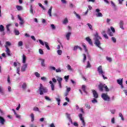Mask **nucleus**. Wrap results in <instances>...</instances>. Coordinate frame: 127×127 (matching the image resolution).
<instances>
[{
	"mask_svg": "<svg viewBox=\"0 0 127 127\" xmlns=\"http://www.w3.org/2000/svg\"><path fill=\"white\" fill-rule=\"evenodd\" d=\"M111 40L113 41L114 43L117 42V39H116L115 37H113L111 38Z\"/></svg>",
	"mask_w": 127,
	"mask_h": 127,
	"instance_id": "45",
	"label": "nucleus"
},
{
	"mask_svg": "<svg viewBox=\"0 0 127 127\" xmlns=\"http://www.w3.org/2000/svg\"><path fill=\"white\" fill-rule=\"evenodd\" d=\"M117 82H118V84L122 85L123 83V78H122L121 79H118V80H117Z\"/></svg>",
	"mask_w": 127,
	"mask_h": 127,
	"instance_id": "18",
	"label": "nucleus"
},
{
	"mask_svg": "<svg viewBox=\"0 0 127 127\" xmlns=\"http://www.w3.org/2000/svg\"><path fill=\"white\" fill-rule=\"evenodd\" d=\"M45 99H46V101H52V99H51L50 97H48L47 96H45Z\"/></svg>",
	"mask_w": 127,
	"mask_h": 127,
	"instance_id": "34",
	"label": "nucleus"
},
{
	"mask_svg": "<svg viewBox=\"0 0 127 127\" xmlns=\"http://www.w3.org/2000/svg\"><path fill=\"white\" fill-rule=\"evenodd\" d=\"M33 110L35 111V112H40L39 111V109L37 107H34Z\"/></svg>",
	"mask_w": 127,
	"mask_h": 127,
	"instance_id": "32",
	"label": "nucleus"
},
{
	"mask_svg": "<svg viewBox=\"0 0 127 127\" xmlns=\"http://www.w3.org/2000/svg\"><path fill=\"white\" fill-rule=\"evenodd\" d=\"M27 87V84L26 83H23L22 85V88L23 89L25 90L26 89Z\"/></svg>",
	"mask_w": 127,
	"mask_h": 127,
	"instance_id": "26",
	"label": "nucleus"
},
{
	"mask_svg": "<svg viewBox=\"0 0 127 127\" xmlns=\"http://www.w3.org/2000/svg\"><path fill=\"white\" fill-rule=\"evenodd\" d=\"M33 11H34V10L32 8V6H31L30 8V13L32 14H33Z\"/></svg>",
	"mask_w": 127,
	"mask_h": 127,
	"instance_id": "43",
	"label": "nucleus"
},
{
	"mask_svg": "<svg viewBox=\"0 0 127 127\" xmlns=\"http://www.w3.org/2000/svg\"><path fill=\"white\" fill-rule=\"evenodd\" d=\"M107 33H108V34L109 36H110L111 37H112V36H114V34L115 33H113V32H111L110 29V28H108V30H107Z\"/></svg>",
	"mask_w": 127,
	"mask_h": 127,
	"instance_id": "12",
	"label": "nucleus"
},
{
	"mask_svg": "<svg viewBox=\"0 0 127 127\" xmlns=\"http://www.w3.org/2000/svg\"><path fill=\"white\" fill-rule=\"evenodd\" d=\"M5 122V120L2 117L0 116V123L2 125H4V123Z\"/></svg>",
	"mask_w": 127,
	"mask_h": 127,
	"instance_id": "13",
	"label": "nucleus"
},
{
	"mask_svg": "<svg viewBox=\"0 0 127 127\" xmlns=\"http://www.w3.org/2000/svg\"><path fill=\"white\" fill-rule=\"evenodd\" d=\"M100 10L99 9H96V12H98V14H96L97 15V17H102L103 14L102 13L100 12Z\"/></svg>",
	"mask_w": 127,
	"mask_h": 127,
	"instance_id": "10",
	"label": "nucleus"
},
{
	"mask_svg": "<svg viewBox=\"0 0 127 127\" xmlns=\"http://www.w3.org/2000/svg\"><path fill=\"white\" fill-rule=\"evenodd\" d=\"M20 70V68L19 67L17 68V73L19 75Z\"/></svg>",
	"mask_w": 127,
	"mask_h": 127,
	"instance_id": "64",
	"label": "nucleus"
},
{
	"mask_svg": "<svg viewBox=\"0 0 127 127\" xmlns=\"http://www.w3.org/2000/svg\"><path fill=\"white\" fill-rule=\"evenodd\" d=\"M0 93L1 94V95L3 94V90L2 86H0Z\"/></svg>",
	"mask_w": 127,
	"mask_h": 127,
	"instance_id": "33",
	"label": "nucleus"
},
{
	"mask_svg": "<svg viewBox=\"0 0 127 127\" xmlns=\"http://www.w3.org/2000/svg\"><path fill=\"white\" fill-rule=\"evenodd\" d=\"M64 79L66 80V81H67V80L69 79V75H67L64 77Z\"/></svg>",
	"mask_w": 127,
	"mask_h": 127,
	"instance_id": "61",
	"label": "nucleus"
},
{
	"mask_svg": "<svg viewBox=\"0 0 127 127\" xmlns=\"http://www.w3.org/2000/svg\"><path fill=\"white\" fill-rule=\"evenodd\" d=\"M62 51H61V50H59L58 51V55H62Z\"/></svg>",
	"mask_w": 127,
	"mask_h": 127,
	"instance_id": "56",
	"label": "nucleus"
},
{
	"mask_svg": "<svg viewBox=\"0 0 127 127\" xmlns=\"http://www.w3.org/2000/svg\"><path fill=\"white\" fill-rule=\"evenodd\" d=\"M45 45L46 48H47L48 50H51L49 46L48 45V43L45 42Z\"/></svg>",
	"mask_w": 127,
	"mask_h": 127,
	"instance_id": "24",
	"label": "nucleus"
},
{
	"mask_svg": "<svg viewBox=\"0 0 127 127\" xmlns=\"http://www.w3.org/2000/svg\"><path fill=\"white\" fill-rule=\"evenodd\" d=\"M4 31V27H3V25H0V32H3Z\"/></svg>",
	"mask_w": 127,
	"mask_h": 127,
	"instance_id": "25",
	"label": "nucleus"
},
{
	"mask_svg": "<svg viewBox=\"0 0 127 127\" xmlns=\"http://www.w3.org/2000/svg\"><path fill=\"white\" fill-rule=\"evenodd\" d=\"M66 116L67 118H68V119L69 120V122L72 123V120H71L70 117V114H69L68 113H66Z\"/></svg>",
	"mask_w": 127,
	"mask_h": 127,
	"instance_id": "19",
	"label": "nucleus"
},
{
	"mask_svg": "<svg viewBox=\"0 0 127 127\" xmlns=\"http://www.w3.org/2000/svg\"><path fill=\"white\" fill-rule=\"evenodd\" d=\"M119 117L121 118V119L122 121H125V119L124 118L122 113H119Z\"/></svg>",
	"mask_w": 127,
	"mask_h": 127,
	"instance_id": "37",
	"label": "nucleus"
},
{
	"mask_svg": "<svg viewBox=\"0 0 127 127\" xmlns=\"http://www.w3.org/2000/svg\"><path fill=\"white\" fill-rule=\"evenodd\" d=\"M39 42H40V44H41L42 46H44V43L42 41V40H39Z\"/></svg>",
	"mask_w": 127,
	"mask_h": 127,
	"instance_id": "50",
	"label": "nucleus"
},
{
	"mask_svg": "<svg viewBox=\"0 0 127 127\" xmlns=\"http://www.w3.org/2000/svg\"><path fill=\"white\" fill-rule=\"evenodd\" d=\"M67 69L68 70H72L71 66L70 65V64H68V65H67Z\"/></svg>",
	"mask_w": 127,
	"mask_h": 127,
	"instance_id": "48",
	"label": "nucleus"
},
{
	"mask_svg": "<svg viewBox=\"0 0 127 127\" xmlns=\"http://www.w3.org/2000/svg\"><path fill=\"white\" fill-rule=\"evenodd\" d=\"M52 91H54L55 90V85L54 84H52L51 85Z\"/></svg>",
	"mask_w": 127,
	"mask_h": 127,
	"instance_id": "51",
	"label": "nucleus"
},
{
	"mask_svg": "<svg viewBox=\"0 0 127 127\" xmlns=\"http://www.w3.org/2000/svg\"><path fill=\"white\" fill-rule=\"evenodd\" d=\"M57 81H58V82H62L63 81V78L58 77V78H57Z\"/></svg>",
	"mask_w": 127,
	"mask_h": 127,
	"instance_id": "31",
	"label": "nucleus"
},
{
	"mask_svg": "<svg viewBox=\"0 0 127 127\" xmlns=\"http://www.w3.org/2000/svg\"><path fill=\"white\" fill-rule=\"evenodd\" d=\"M18 17L20 21V22H19L20 25H23L24 23L23 19H22L21 17H20V16H19V15H18Z\"/></svg>",
	"mask_w": 127,
	"mask_h": 127,
	"instance_id": "7",
	"label": "nucleus"
},
{
	"mask_svg": "<svg viewBox=\"0 0 127 127\" xmlns=\"http://www.w3.org/2000/svg\"><path fill=\"white\" fill-rule=\"evenodd\" d=\"M110 29H111L112 32H113V33H115V28H113L112 26H111V27H110Z\"/></svg>",
	"mask_w": 127,
	"mask_h": 127,
	"instance_id": "49",
	"label": "nucleus"
},
{
	"mask_svg": "<svg viewBox=\"0 0 127 127\" xmlns=\"http://www.w3.org/2000/svg\"><path fill=\"white\" fill-rule=\"evenodd\" d=\"M85 108H86L87 109H91V106L88 105V104H85Z\"/></svg>",
	"mask_w": 127,
	"mask_h": 127,
	"instance_id": "38",
	"label": "nucleus"
},
{
	"mask_svg": "<svg viewBox=\"0 0 127 127\" xmlns=\"http://www.w3.org/2000/svg\"><path fill=\"white\" fill-rule=\"evenodd\" d=\"M104 89H105V91L107 92H109L110 91L107 85L103 84L102 83H100V84L98 85V89H99L101 92H103L104 91Z\"/></svg>",
	"mask_w": 127,
	"mask_h": 127,
	"instance_id": "3",
	"label": "nucleus"
},
{
	"mask_svg": "<svg viewBox=\"0 0 127 127\" xmlns=\"http://www.w3.org/2000/svg\"><path fill=\"white\" fill-rule=\"evenodd\" d=\"M30 116H31V118H32V120H31V121L32 122H33L34 121V114L33 113L31 114Z\"/></svg>",
	"mask_w": 127,
	"mask_h": 127,
	"instance_id": "28",
	"label": "nucleus"
},
{
	"mask_svg": "<svg viewBox=\"0 0 127 127\" xmlns=\"http://www.w3.org/2000/svg\"><path fill=\"white\" fill-rule=\"evenodd\" d=\"M39 53L40 55H44V51L42 49H39Z\"/></svg>",
	"mask_w": 127,
	"mask_h": 127,
	"instance_id": "39",
	"label": "nucleus"
},
{
	"mask_svg": "<svg viewBox=\"0 0 127 127\" xmlns=\"http://www.w3.org/2000/svg\"><path fill=\"white\" fill-rule=\"evenodd\" d=\"M6 48L5 52L6 53V55H8V56H11L10 49L8 48Z\"/></svg>",
	"mask_w": 127,
	"mask_h": 127,
	"instance_id": "15",
	"label": "nucleus"
},
{
	"mask_svg": "<svg viewBox=\"0 0 127 127\" xmlns=\"http://www.w3.org/2000/svg\"><path fill=\"white\" fill-rule=\"evenodd\" d=\"M92 103H97V100L95 98H93V100H92Z\"/></svg>",
	"mask_w": 127,
	"mask_h": 127,
	"instance_id": "47",
	"label": "nucleus"
},
{
	"mask_svg": "<svg viewBox=\"0 0 127 127\" xmlns=\"http://www.w3.org/2000/svg\"><path fill=\"white\" fill-rule=\"evenodd\" d=\"M16 8L18 11L23 10V7L20 5H16Z\"/></svg>",
	"mask_w": 127,
	"mask_h": 127,
	"instance_id": "22",
	"label": "nucleus"
},
{
	"mask_svg": "<svg viewBox=\"0 0 127 127\" xmlns=\"http://www.w3.org/2000/svg\"><path fill=\"white\" fill-rule=\"evenodd\" d=\"M11 46V44L10 42L7 41L5 43V45H4V47H5V48H8V46Z\"/></svg>",
	"mask_w": 127,
	"mask_h": 127,
	"instance_id": "20",
	"label": "nucleus"
},
{
	"mask_svg": "<svg viewBox=\"0 0 127 127\" xmlns=\"http://www.w3.org/2000/svg\"><path fill=\"white\" fill-rule=\"evenodd\" d=\"M10 26V25L9 24L8 25H6V29H7V31H10V29L9 28V27Z\"/></svg>",
	"mask_w": 127,
	"mask_h": 127,
	"instance_id": "54",
	"label": "nucleus"
},
{
	"mask_svg": "<svg viewBox=\"0 0 127 127\" xmlns=\"http://www.w3.org/2000/svg\"><path fill=\"white\" fill-rule=\"evenodd\" d=\"M83 56H84V58L83 59V63H84L86 61L87 57L85 54H83Z\"/></svg>",
	"mask_w": 127,
	"mask_h": 127,
	"instance_id": "35",
	"label": "nucleus"
},
{
	"mask_svg": "<svg viewBox=\"0 0 127 127\" xmlns=\"http://www.w3.org/2000/svg\"><path fill=\"white\" fill-rule=\"evenodd\" d=\"M82 91H84V93H87V91L86 90V86H85V85H82Z\"/></svg>",
	"mask_w": 127,
	"mask_h": 127,
	"instance_id": "23",
	"label": "nucleus"
},
{
	"mask_svg": "<svg viewBox=\"0 0 127 127\" xmlns=\"http://www.w3.org/2000/svg\"><path fill=\"white\" fill-rule=\"evenodd\" d=\"M111 3L112 6H113V7H116V5L113 1H111Z\"/></svg>",
	"mask_w": 127,
	"mask_h": 127,
	"instance_id": "62",
	"label": "nucleus"
},
{
	"mask_svg": "<svg viewBox=\"0 0 127 127\" xmlns=\"http://www.w3.org/2000/svg\"><path fill=\"white\" fill-rule=\"evenodd\" d=\"M106 59L108 61H109L110 62L112 61V59L111 58H109V57H106Z\"/></svg>",
	"mask_w": 127,
	"mask_h": 127,
	"instance_id": "55",
	"label": "nucleus"
},
{
	"mask_svg": "<svg viewBox=\"0 0 127 127\" xmlns=\"http://www.w3.org/2000/svg\"><path fill=\"white\" fill-rule=\"evenodd\" d=\"M87 25H88V27L89 28V29L91 30H93V29L92 28V26L91 24L89 23H87Z\"/></svg>",
	"mask_w": 127,
	"mask_h": 127,
	"instance_id": "36",
	"label": "nucleus"
},
{
	"mask_svg": "<svg viewBox=\"0 0 127 127\" xmlns=\"http://www.w3.org/2000/svg\"><path fill=\"white\" fill-rule=\"evenodd\" d=\"M27 67V64H23V65L21 67V71L24 72L26 71V69Z\"/></svg>",
	"mask_w": 127,
	"mask_h": 127,
	"instance_id": "11",
	"label": "nucleus"
},
{
	"mask_svg": "<svg viewBox=\"0 0 127 127\" xmlns=\"http://www.w3.org/2000/svg\"><path fill=\"white\" fill-rule=\"evenodd\" d=\"M97 71L98 72V73H99L100 75L105 73L104 71L103 70L102 65H100L99 66H98L97 68Z\"/></svg>",
	"mask_w": 127,
	"mask_h": 127,
	"instance_id": "6",
	"label": "nucleus"
},
{
	"mask_svg": "<svg viewBox=\"0 0 127 127\" xmlns=\"http://www.w3.org/2000/svg\"><path fill=\"white\" fill-rule=\"evenodd\" d=\"M103 37H105V39H108V36L107 34H103Z\"/></svg>",
	"mask_w": 127,
	"mask_h": 127,
	"instance_id": "59",
	"label": "nucleus"
},
{
	"mask_svg": "<svg viewBox=\"0 0 127 127\" xmlns=\"http://www.w3.org/2000/svg\"><path fill=\"white\" fill-rule=\"evenodd\" d=\"M39 92H40V95H44V93H46L48 92V90L46 87H44L42 84H40V87L38 89Z\"/></svg>",
	"mask_w": 127,
	"mask_h": 127,
	"instance_id": "2",
	"label": "nucleus"
},
{
	"mask_svg": "<svg viewBox=\"0 0 127 127\" xmlns=\"http://www.w3.org/2000/svg\"><path fill=\"white\" fill-rule=\"evenodd\" d=\"M35 75L37 78H39L40 77V74L39 73H38L37 72H35Z\"/></svg>",
	"mask_w": 127,
	"mask_h": 127,
	"instance_id": "42",
	"label": "nucleus"
},
{
	"mask_svg": "<svg viewBox=\"0 0 127 127\" xmlns=\"http://www.w3.org/2000/svg\"><path fill=\"white\" fill-rule=\"evenodd\" d=\"M39 6H40L41 7H42V8L43 9V10H45V8L44 7V6L40 3H38Z\"/></svg>",
	"mask_w": 127,
	"mask_h": 127,
	"instance_id": "46",
	"label": "nucleus"
},
{
	"mask_svg": "<svg viewBox=\"0 0 127 127\" xmlns=\"http://www.w3.org/2000/svg\"><path fill=\"white\" fill-rule=\"evenodd\" d=\"M52 9H53V6H50V8L49 9V10L48 11V13L49 15H50V17L52 16Z\"/></svg>",
	"mask_w": 127,
	"mask_h": 127,
	"instance_id": "14",
	"label": "nucleus"
},
{
	"mask_svg": "<svg viewBox=\"0 0 127 127\" xmlns=\"http://www.w3.org/2000/svg\"><path fill=\"white\" fill-rule=\"evenodd\" d=\"M71 91L70 87H67L66 88V91L67 92H69Z\"/></svg>",
	"mask_w": 127,
	"mask_h": 127,
	"instance_id": "63",
	"label": "nucleus"
},
{
	"mask_svg": "<svg viewBox=\"0 0 127 127\" xmlns=\"http://www.w3.org/2000/svg\"><path fill=\"white\" fill-rule=\"evenodd\" d=\"M99 40H102V38L99 36V34L97 32H96L94 35V38H93V40L95 41L94 44L96 46H97L98 48L102 49V47L100 46V45H101V43H100Z\"/></svg>",
	"mask_w": 127,
	"mask_h": 127,
	"instance_id": "1",
	"label": "nucleus"
},
{
	"mask_svg": "<svg viewBox=\"0 0 127 127\" xmlns=\"http://www.w3.org/2000/svg\"><path fill=\"white\" fill-rule=\"evenodd\" d=\"M51 27L52 28V29L55 30L56 29V26L54 24H51Z\"/></svg>",
	"mask_w": 127,
	"mask_h": 127,
	"instance_id": "53",
	"label": "nucleus"
},
{
	"mask_svg": "<svg viewBox=\"0 0 127 127\" xmlns=\"http://www.w3.org/2000/svg\"><path fill=\"white\" fill-rule=\"evenodd\" d=\"M23 43L22 41H20L18 42V46L19 47L23 46Z\"/></svg>",
	"mask_w": 127,
	"mask_h": 127,
	"instance_id": "40",
	"label": "nucleus"
},
{
	"mask_svg": "<svg viewBox=\"0 0 127 127\" xmlns=\"http://www.w3.org/2000/svg\"><path fill=\"white\" fill-rule=\"evenodd\" d=\"M119 26L121 29L123 30L125 29L124 28V21L123 20H121L120 22L119 23Z\"/></svg>",
	"mask_w": 127,
	"mask_h": 127,
	"instance_id": "17",
	"label": "nucleus"
},
{
	"mask_svg": "<svg viewBox=\"0 0 127 127\" xmlns=\"http://www.w3.org/2000/svg\"><path fill=\"white\" fill-rule=\"evenodd\" d=\"M101 98L105 101H110V97L108 95V93H102L101 95Z\"/></svg>",
	"mask_w": 127,
	"mask_h": 127,
	"instance_id": "4",
	"label": "nucleus"
},
{
	"mask_svg": "<svg viewBox=\"0 0 127 127\" xmlns=\"http://www.w3.org/2000/svg\"><path fill=\"white\" fill-rule=\"evenodd\" d=\"M91 64H90V62L88 61L87 62V64L86 65V68H89L91 67Z\"/></svg>",
	"mask_w": 127,
	"mask_h": 127,
	"instance_id": "41",
	"label": "nucleus"
},
{
	"mask_svg": "<svg viewBox=\"0 0 127 127\" xmlns=\"http://www.w3.org/2000/svg\"><path fill=\"white\" fill-rule=\"evenodd\" d=\"M26 61V57L25 55H23L22 56V63L25 64Z\"/></svg>",
	"mask_w": 127,
	"mask_h": 127,
	"instance_id": "21",
	"label": "nucleus"
},
{
	"mask_svg": "<svg viewBox=\"0 0 127 127\" xmlns=\"http://www.w3.org/2000/svg\"><path fill=\"white\" fill-rule=\"evenodd\" d=\"M79 117L80 120L81 121V123L82 124L83 127H86V123H85L84 120L83 118V114H79Z\"/></svg>",
	"mask_w": 127,
	"mask_h": 127,
	"instance_id": "5",
	"label": "nucleus"
},
{
	"mask_svg": "<svg viewBox=\"0 0 127 127\" xmlns=\"http://www.w3.org/2000/svg\"><path fill=\"white\" fill-rule=\"evenodd\" d=\"M85 40H86V41L88 43V44H89L90 45L93 46V43H92V41L91 40V39L89 37H86V38H85Z\"/></svg>",
	"mask_w": 127,
	"mask_h": 127,
	"instance_id": "8",
	"label": "nucleus"
},
{
	"mask_svg": "<svg viewBox=\"0 0 127 127\" xmlns=\"http://www.w3.org/2000/svg\"><path fill=\"white\" fill-rule=\"evenodd\" d=\"M78 48L79 47L78 46H75L73 48V51H76Z\"/></svg>",
	"mask_w": 127,
	"mask_h": 127,
	"instance_id": "60",
	"label": "nucleus"
},
{
	"mask_svg": "<svg viewBox=\"0 0 127 127\" xmlns=\"http://www.w3.org/2000/svg\"><path fill=\"white\" fill-rule=\"evenodd\" d=\"M68 22V21L67 18H64V21H63V24H67Z\"/></svg>",
	"mask_w": 127,
	"mask_h": 127,
	"instance_id": "29",
	"label": "nucleus"
},
{
	"mask_svg": "<svg viewBox=\"0 0 127 127\" xmlns=\"http://www.w3.org/2000/svg\"><path fill=\"white\" fill-rule=\"evenodd\" d=\"M42 62L41 63V64L43 67H45V60H41Z\"/></svg>",
	"mask_w": 127,
	"mask_h": 127,
	"instance_id": "30",
	"label": "nucleus"
},
{
	"mask_svg": "<svg viewBox=\"0 0 127 127\" xmlns=\"http://www.w3.org/2000/svg\"><path fill=\"white\" fill-rule=\"evenodd\" d=\"M41 79L43 80V81H46L47 80V78L45 76H43L42 77H41Z\"/></svg>",
	"mask_w": 127,
	"mask_h": 127,
	"instance_id": "58",
	"label": "nucleus"
},
{
	"mask_svg": "<svg viewBox=\"0 0 127 127\" xmlns=\"http://www.w3.org/2000/svg\"><path fill=\"white\" fill-rule=\"evenodd\" d=\"M92 93L93 95V97H94L95 98H98L99 97V95L98 94L96 90H93Z\"/></svg>",
	"mask_w": 127,
	"mask_h": 127,
	"instance_id": "9",
	"label": "nucleus"
},
{
	"mask_svg": "<svg viewBox=\"0 0 127 127\" xmlns=\"http://www.w3.org/2000/svg\"><path fill=\"white\" fill-rule=\"evenodd\" d=\"M14 33L15 35H19V32L18 30H15Z\"/></svg>",
	"mask_w": 127,
	"mask_h": 127,
	"instance_id": "44",
	"label": "nucleus"
},
{
	"mask_svg": "<svg viewBox=\"0 0 127 127\" xmlns=\"http://www.w3.org/2000/svg\"><path fill=\"white\" fill-rule=\"evenodd\" d=\"M56 101H58V106H60V102L61 101L60 98H56Z\"/></svg>",
	"mask_w": 127,
	"mask_h": 127,
	"instance_id": "27",
	"label": "nucleus"
},
{
	"mask_svg": "<svg viewBox=\"0 0 127 127\" xmlns=\"http://www.w3.org/2000/svg\"><path fill=\"white\" fill-rule=\"evenodd\" d=\"M71 35V33L70 32L66 33V38L67 40L68 41L70 40V37Z\"/></svg>",
	"mask_w": 127,
	"mask_h": 127,
	"instance_id": "16",
	"label": "nucleus"
},
{
	"mask_svg": "<svg viewBox=\"0 0 127 127\" xmlns=\"http://www.w3.org/2000/svg\"><path fill=\"white\" fill-rule=\"evenodd\" d=\"M55 70H56V72H57V73L61 72V68H58V69H56Z\"/></svg>",
	"mask_w": 127,
	"mask_h": 127,
	"instance_id": "52",
	"label": "nucleus"
},
{
	"mask_svg": "<svg viewBox=\"0 0 127 127\" xmlns=\"http://www.w3.org/2000/svg\"><path fill=\"white\" fill-rule=\"evenodd\" d=\"M50 69H51L52 70H56V68H55V67H54V66H51L50 67Z\"/></svg>",
	"mask_w": 127,
	"mask_h": 127,
	"instance_id": "57",
	"label": "nucleus"
}]
</instances>
